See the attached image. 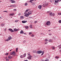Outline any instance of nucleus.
I'll list each match as a JSON object with an SVG mask.
<instances>
[{"label": "nucleus", "mask_w": 61, "mask_h": 61, "mask_svg": "<svg viewBox=\"0 0 61 61\" xmlns=\"http://www.w3.org/2000/svg\"><path fill=\"white\" fill-rule=\"evenodd\" d=\"M58 15H61V13H58Z\"/></svg>", "instance_id": "nucleus-40"}, {"label": "nucleus", "mask_w": 61, "mask_h": 61, "mask_svg": "<svg viewBox=\"0 0 61 61\" xmlns=\"http://www.w3.org/2000/svg\"><path fill=\"white\" fill-rule=\"evenodd\" d=\"M18 48H16V52H17V50H18Z\"/></svg>", "instance_id": "nucleus-33"}, {"label": "nucleus", "mask_w": 61, "mask_h": 61, "mask_svg": "<svg viewBox=\"0 0 61 61\" xmlns=\"http://www.w3.org/2000/svg\"><path fill=\"white\" fill-rule=\"evenodd\" d=\"M43 54H44V53H42L41 54V56H43Z\"/></svg>", "instance_id": "nucleus-52"}, {"label": "nucleus", "mask_w": 61, "mask_h": 61, "mask_svg": "<svg viewBox=\"0 0 61 61\" xmlns=\"http://www.w3.org/2000/svg\"><path fill=\"white\" fill-rule=\"evenodd\" d=\"M60 52H61V49L60 50Z\"/></svg>", "instance_id": "nucleus-59"}, {"label": "nucleus", "mask_w": 61, "mask_h": 61, "mask_svg": "<svg viewBox=\"0 0 61 61\" xmlns=\"http://www.w3.org/2000/svg\"><path fill=\"white\" fill-rule=\"evenodd\" d=\"M10 55H13L14 56H16V53H15V51H13L10 52Z\"/></svg>", "instance_id": "nucleus-1"}, {"label": "nucleus", "mask_w": 61, "mask_h": 61, "mask_svg": "<svg viewBox=\"0 0 61 61\" xmlns=\"http://www.w3.org/2000/svg\"><path fill=\"white\" fill-rule=\"evenodd\" d=\"M10 7H13V5H10Z\"/></svg>", "instance_id": "nucleus-48"}, {"label": "nucleus", "mask_w": 61, "mask_h": 61, "mask_svg": "<svg viewBox=\"0 0 61 61\" xmlns=\"http://www.w3.org/2000/svg\"><path fill=\"white\" fill-rule=\"evenodd\" d=\"M47 43H48V42H45V44L46 45V44H47Z\"/></svg>", "instance_id": "nucleus-45"}, {"label": "nucleus", "mask_w": 61, "mask_h": 61, "mask_svg": "<svg viewBox=\"0 0 61 61\" xmlns=\"http://www.w3.org/2000/svg\"><path fill=\"white\" fill-rule=\"evenodd\" d=\"M47 61H48V60H47Z\"/></svg>", "instance_id": "nucleus-64"}, {"label": "nucleus", "mask_w": 61, "mask_h": 61, "mask_svg": "<svg viewBox=\"0 0 61 61\" xmlns=\"http://www.w3.org/2000/svg\"><path fill=\"white\" fill-rule=\"evenodd\" d=\"M28 14L29 15H32V13L31 12H28Z\"/></svg>", "instance_id": "nucleus-19"}, {"label": "nucleus", "mask_w": 61, "mask_h": 61, "mask_svg": "<svg viewBox=\"0 0 61 61\" xmlns=\"http://www.w3.org/2000/svg\"><path fill=\"white\" fill-rule=\"evenodd\" d=\"M14 15V13H12V14H10V15H11V16H13V15Z\"/></svg>", "instance_id": "nucleus-30"}, {"label": "nucleus", "mask_w": 61, "mask_h": 61, "mask_svg": "<svg viewBox=\"0 0 61 61\" xmlns=\"http://www.w3.org/2000/svg\"><path fill=\"white\" fill-rule=\"evenodd\" d=\"M53 14V13L52 12H51L50 13V15H52V14Z\"/></svg>", "instance_id": "nucleus-28"}, {"label": "nucleus", "mask_w": 61, "mask_h": 61, "mask_svg": "<svg viewBox=\"0 0 61 61\" xmlns=\"http://www.w3.org/2000/svg\"><path fill=\"white\" fill-rule=\"evenodd\" d=\"M14 31H17L19 30V29H16V28H15V29H14Z\"/></svg>", "instance_id": "nucleus-8"}, {"label": "nucleus", "mask_w": 61, "mask_h": 61, "mask_svg": "<svg viewBox=\"0 0 61 61\" xmlns=\"http://www.w3.org/2000/svg\"><path fill=\"white\" fill-rule=\"evenodd\" d=\"M13 7H16V6L15 5H13Z\"/></svg>", "instance_id": "nucleus-35"}, {"label": "nucleus", "mask_w": 61, "mask_h": 61, "mask_svg": "<svg viewBox=\"0 0 61 61\" xmlns=\"http://www.w3.org/2000/svg\"><path fill=\"white\" fill-rule=\"evenodd\" d=\"M41 53H42V51L41 50L37 51V54H40Z\"/></svg>", "instance_id": "nucleus-7"}, {"label": "nucleus", "mask_w": 61, "mask_h": 61, "mask_svg": "<svg viewBox=\"0 0 61 61\" xmlns=\"http://www.w3.org/2000/svg\"><path fill=\"white\" fill-rule=\"evenodd\" d=\"M49 42H53V40L51 39H50L49 40Z\"/></svg>", "instance_id": "nucleus-17"}, {"label": "nucleus", "mask_w": 61, "mask_h": 61, "mask_svg": "<svg viewBox=\"0 0 61 61\" xmlns=\"http://www.w3.org/2000/svg\"><path fill=\"white\" fill-rule=\"evenodd\" d=\"M26 56V54H24V55H23V57H25Z\"/></svg>", "instance_id": "nucleus-27"}, {"label": "nucleus", "mask_w": 61, "mask_h": 61, "mask_svg": "<svg viewBox=\"0 0 61 61\" xmlns=\"http://www.w3.org/2000/svg\"><path fill=\"white\" fill-rule=\"evenodd\" d=\"M49 35H50V36H51V35H52V34H51V33H50Z\"/></svg>", "instance_id": "nucleus-50"}, {"label": "nucleus", "mask_w": 61, "mask_h": 61, "mask_svg": "<svg viewBox=\"0 0 61 61\" xmlns=\"http://www.w3.org/2000/svg\"><path fill=\"white\" fill-rule=\"evenodd\" d=\"M3 12H6V13H7V11H3Z\"/></svg>", "instance_id": "nucleus-49"}, {"label": "nucleus", "mask_w": 61, "mask_h": 61, "mask_svg": "<svg viewBox=\"0 0 61 61\" xmlns=\"http://www.w3.org/2000/svg\"><path fill=\"white\" fill-rule=\"evenodd\" d=\"M30 28H32V25H30Z\"/></svg>", "instance_id": "nucleus-25"}, {"label": "nucleus", "mask_w": 61, "mask_h": 61, "mask_svg": "<svg viewBox=\"0 0 61 61\" xmlns=\"http://www.w3.org/2000/svg\"><path fill=\"white\" fill-rule=\"evenodd\" d=\"M21 15V14L20 13H19L18 14V15Z\"/></svg>", "instance_id": "nucleus-53"}, {"label": "nucleus", "mask_w": 61, "mask_h": 61, "mask_svg": "<svg viewBox=\"0 0 61 61\" xmlns=\"http://www.w3.org/2000/svg\"><path fill=\"white\" fill-rule=\"evenodd\" d=\"M0 18H3V16H1L0 17Z\"/></svg>", "instance_id": "nucleus-56"}, {"label": "nucleus", "mask_w": 61, "mask_h": 61, "mask_svg": "<svg viewBox=\"0 0 61 61\" xmlns=\"http://www.w3.org/2000/svg\"><path fill=\"white\" fill-rule=\"evenodd\" d=\"M20 34H23L24 33V32L23 30H21L20 31Z\"/></svg>", "instance_id": "nucleus-23"}, {"label": "nucleus", "mask_w": 61, "mask_h": 61, "mask_svg": "<svg viewBox=\"0 0 61 61\" xmlns=\"http://www.w3.org/2000/svg\"><path fill=\"white\" fill-rule=\"evenodd\" d=\"M31 36H32V37H34V35L32 34V35H31Z\"/></svg>", "instance_id": "nucleus-47"}, {"label": "nucleus", "mask_w": 61, "mask_h": 61, "mask_svg": "<svg viewBox=\"0 0 61 61\" xmlns=\"http://www.w3.org/2000/svg\"><path fill=\"white\" fill-rule=\"evenodd\" d=\"M25 15H24L25 16H26V17H28L29 16V14H27L26 13H25Z\"/></svg>", "instance_id": "nucleus-5"}, {"label": "nucleus", "mask_w": 61, "mask_h": 61, "mask_svg": "<svg viewBox=\"0 0 61 61\" xmlns=\"http://www.w3.org/2000/svg\"><path fill=\"white\" fill-rule=\"evenodd\" d=\"M29 9H27L26 10V11L24 13H26L28 11H29Z\"/></svg>", "instance_id": "nucleus-21"}, {"label": "nucleus", "mask_w": 61, "mask_h": 61, "mask_svg": "<svg viewBox=\"0 0 61 61\" xmlns=\"http://www.w3.org/2000/svg\"><path fill=\"white\" fill-rule=\"evenodd\" d=\"M22 23H26L27 22V21L26 20H24V21H22Z\"/></svg>", "instance_id": "nucleus-12"}, {"label": "nucleus", "mask_w": 61, "mask_h": 61, "mask_svg": "<svg viewBox=\"0 0 61 61\" xmlns=\"http://www.w3.org/2000/svg\"><path fill=\"white\" fill-rule=\"evenodd\" d=\"M4 30L5 31H6V29H5Z\"/></svg>", "instance_id": "nucleus-63"}, {"label": "nucleus", "mask_w": 61, "mask_h": 61, "mask_svg": "<svg viewBox=\"0 0 61 61\" xmlns=\"http://www.w3.org/2000/svg\"><path fill=\"white\" fill-rule=\"evenodd\" d=\"M8 30H9L10 31H11V32H14V30H13L12 29H9Z\"/></svg>", "instance_id": "nucleus-9"}, {"label": "nucleus", "mask_w": 61, "mask_h": 61, "mask_svg": "<svg viewBox=\"0 0 61 61\" xmlns=\"http://www.w3.org/2000/svg\"><path fill=\"white\" fill-rule=\"evenodd\" d=\"M58 47H59V49H60L61 48V45H59L58 46Z\"/></svg>", "instance_id": "nucleus-24"}, {"label": "nucleus", "mask_w": 61, "mask_h": 61, "mask_svg": "<svg viewBox=\"0 0 61 61\" xmlns=\"http://www.w3.org/2000/svg\"><path fill=\"white\" fill-rule=\"evenodd\" d=\"M10 1H11V3H14L15 2V1H14V0H9Z\"/></svg>", "instance_id": "nucleus-15"}, {"label": "nucleus", "mask_w": 61, "mask_h": 61, "mask_svg": "<svg viewBox=\"0 0 61 61\" xmlns=\"http://www.w3.org/2000/svg\"><path fill=\"white\" fill-rule=\"evenodd\" d=\"M9 40H10L9 39H8L6 40V41H9Z\"/></svg>", "instance_id": "nucleus-41"}, {"label": "nucleus", "mask_w": 61, "mask_h": 61, "mask_svg": "<svg viewBox=\"0 0 61 61\" xmlns=\"http://www.w3.org/2000/svg\"><path fill=\"white\" fill-rule=\"evenodd\" d=\"M55 15V14H53L52 15H51V16H54Z\"/></svg>", "instance_id": "nucleus-42"}, {"label": "nucleus", "mask_w": 61, "mask_h": 61, "mask_svg": "<svg viewBox=\"0 0 61 61\" xmlns=\"http://www.w3.org/2000/svg\"><path fill=\"white\" fill-rule=\"evenodd\" d=\"M55 58H56V59H58L59 58V57H57V56H56L55 57Z\"/></svg>", "instance_id": "nucleus-29"}, {"label": "nucleus", "mask_w": 61, "mask_h": 61, "mask_svg": "<svg viewBox=\"0 0 61 61\" xmlns=\"http://www.w3.org/2000/svg\"><path fill=\"white\" fill-rule=\"evenodd\" d=\"M24 61H28V60H25Z\"/></svg>", "instance_id": "nucleus-54"}, {"label": "nucleus", "mask_w": 61, "mask_h": 61, "mask_svg": "<svg viewBox=\"0 0 61 61\" xmlns=\"http://www.w3.org/2000/svg\"><path fill=\"white\" fill-rule=\"evenodd\" d=\"M14 11H16V9H14Z\"/></svg>", "instance_id": "nucleus-57"}, {"label": "nucleus", "mask_w": 61, "mask_h": 61, "mask_svg": "<svg viewBox=\"0 0 61 61\" xmlns=\"http://www.w3.org/2000/svg\"><path fill=\"white\" fill-rule=\"evenodd\" d=\"M41 61H44V60H42Z\"/></svg>", "instance_id": "nucleus-55"}, {"label": "nucleus", "mask_w": 61, "mask_h": 61, "mask_svg": "<svg viewBox=\"0 0 61 61\" xmlns=\"http://www.w3.org/2000/svg\"><path fill=\"white\" fill-rule=\"evenodd\" d=\"M51 48L53 49V50L55 49V48L54 46H52L51 47Z\"/></svg>", "instance_id": "nucleus-22"}, {"label": "nucleus", "mask_w": 61, "mask_h": 61, "mask_svg": "<svg viewBox=\"0 0 61 61\" xmlns=\"http://www.w3.org/2000/svg\"><path fill=\"white\" fill-rule=\"evenodd\" d=\"M12 57H13V56H8L7 58L8 59H11Z\"/></svg>", "instance_id": "nucleus-6"}, {"label": "nucleus", "mask_w": 61, "mask_h": 61, "mask_svg": "<svg viewBox=\"0 0 61 61\" xmlns=\"http://www.w3.org/2000/svg\"><path fill=\"white\" fill-rule=\"evenodd\" d=\"M44 51H43L42 52V53H43V54H44Z\"/></svg>", "instance_id": "nucleus-51"}, {"label": "nucleus", "mask_w": 61, "mask_h": 61, "mask_svg": "<svg viewBox=\"0 0 61 61\" xmlns=\"http://www.w3.org/2000/svg\"><path fill=\"white\" fill-rule=\"evenodd\" d=\"M32 34V32H30L29 33V35H31Z\"/></svg>", "instance_id": "nucleus-44"}, {"label": "nucleus", "mask_w": 61, "mask_h": 61, "mask_svg": "<svg viewBox=\"0 0 61 61\" xmlns=\"http://www.w3.org/2000/svg\"><path fill=\"white\" fill-rule=\"evenodd\" d=\"M6 61H9V59H6Z\"/></svg>", "instance_id": "nucleus-43"}, {"label": "nucleus", "mask_w": 61, "mask_h": 61, "mask_svg": "<svg viewBox=\"0 0 61 61\" xmlns=\"http://www.w3.org/2000/svg\"><path fill=\"white\" fill-rule=\"evenodd\" d=\"M42 34H43L42 33H41V35H42Z\"/></svg>", "instance_id": "nucleus-60"}, {"label": "nucleus", "mask_w": 61, "mask_h": 61, "mask_svg": "<svg viewBox=\"0 0 61 61\" xmlns=\"http://www.w3.org/2000/svg\"><path fill=\"white\" fill-rule=\"evenodd\" d=\"M28 56H31L30 55V54L29 53H28Z\"/></svg>", "instance_id": "nucleus-46"}, {"label": "nucleus", "mask_w": 61, "mask_h": 61, "mask_svg": "<svg viewBox=\"0 0 61 61\" xmlns=\"http://www.w3.org/2000/svg\"><path fill=\"white\" fill-rule=\"evenodd\" d=\"M1 25L2 27H3V26L5 25V24L4 23H2L1 24Z\"/></svg>", "instance_id": "nucleus-20"}, {"label": "nucleus", "mask_w": 61, "mask_h": 61, "mask_svg": "<svg viewBox=\"0 0 61 61\" xmlns=\"http://www.w3.org/2000/svg\"><path fill=\"white\" fill-rule=\"evenodd\" d=\"M49 12H50V11H47V13H49Z\"/></svg>", "instance_id": "nucleus-61"}, {"label": "nucleus", "mask_w": 61, "mask_h": 61, "mask_svg": "<svg viewBox=\"0 0 61 61\" xmlns=\"http://www.w3.org/2000/svg\"><path fill=\"white\" fill-rule=\"evenodd\" d=\"M35 1V0H30V2H31V3H32V4H31V5H32L33 6H34V5H35V4H36L35 3H32V1Z\"/></svg>", "instance_id": "nucleus-2"}, {"label": "nucleus", "mask_w": 61, "mask_h": 61, "mask_svg": "<svg viewBox=\"0 0 61 61\" xmlns=\"http://www.w3.org/2000/svg\"><path fill=\"white\" fill-rule=\"evenodd\" d=\"M25 28H26V29H28V26H25Z\"/></svg>", "instance_id": "nucleus-26"}, {"label": "nucleus", "mask_w": 61, "mask_h": 61, "mask_svg": "<svg viewBox=\"0 0 61 61\" xmlns=\"http://www.w3.org/2000/svg\"><path fill=\"white\" fill-rule=\"evenodd\" d=\"M20 57H21V58H23V57H24L23 55H22L20 56Z\"/></svg>", "instance_id": "nucleus-37"}, {"label": "nucleus", "mask_w": 61, "mask_h": 61, "mask_svg": "<svg viewBox=\"0 0 61 61\" xmlns=\"http://www.w3.org/2000/svg\"><path fill=\"white\" fill-rule=\"evenodd\" d=\"M45 41L46 42H47L48 41V40H47V39H46L45 40Z\"/></svg>", "instance_id": "nucleus-34"}, {"label": "nucleus", "mask_w": 61, "mask_h": 61, "mask_svg": "<svg viewBox=\"0 0 61 61\" xmlns=\"http://www.w3.org/2000/svg\"><path fill=\"white\" fill-rule=\"evenodd\" d=\"M37 21H34V23H35V24H36V23H37Z\"/></svg>", "instance_id": "nucleus-39"}, {"label": "nucleus", "mask_w": 61, "mask_h": 61, "mask_svg": "<svg viewBox=\"0 0 61 61\" xmlns=\"http://www.w3.org/2000/svg\"><path fill=\"white\" fill-rule=\"evenodd\" d=\"M19 20H16L15 21V22H18V21H19Z\"/></svg>", "instance_id": "nucleus-38"}, {"label": "nucleus", "mask_w": 61, "mask_h": 61, "mask_svg": "<svg viewBox=\"0 0 61 61\" xmlns=\"http://www.w3.org/2000/svg\"><path fill=\"white\" fill-rule=\"evenodd\" d=\"M59 23H61V20H59Z\"/></svg>", "instance_id": "nucleus-36"}, {"label": "nucleus", "mask_w": 61, "mask_h": 61, "mask_svg": "<svg viewBox=\"0 0 61 61\" xmlns=\"http://www.w3.org/2000/svg\"><path fill=\"white\" fill-rule=\"evenodd\" d=\"M27 5H28V4L27 3H26L25 4V6Z\"/></svg>", "instance_id": "nucleus-32"}, {"label": "nucleus", "mask_w": 61, "mask_h": 61, "mask_svg": "<svg viewBox=\"0 0 61 61\" xmlns=\"http://www.w3.org/2000/svg\"><path fill=\"white\" fill-rule=\"evenodd\" d=\"M8 53H6L5 54V55H6L7 56H8Z\"/></svg>", "instance_id": "nucleus-31"}, {"label": "nucleus", "mask_w": 61, "mask_h": 61, "mask_svg": "<svg viewBox=\"0 0 61 61\" xmlns=\"http://www.w3.org/2000/svg\"><path fill=\"white\" fill-rule=\"evenodd\" d=\"M37 52V51L36 50H34L32 51L33 53H36Z\"/></svg>", "instance_id": "nucleus-16"}, {"label": "nucleus", "mask_w": 61, "mask_h": 61, "mask_svg": "<svg viewBox=\"0 0 61 61\" xmlns=\"http://www.w3.org/2000/svg\"><path fill=\"white\" fill-rule=\"evenodd\" d=\"M8 39L10 40H11V39H12V37L11 36H10L8 37Z\"/></svg>", "instance_id": "nucleus-11"}, {"label": "nucleus", "mask_w": 61, "mask_h": 61, "mask_svg": "<svg viewBox=\"0 0 61 61\" xmlns=\"http://www.w3.org/2000/svg\"><path fill=\"white\" fill-rule=\"evenodd\" d=\"M32 56L31 55H30L27 58L31 60L32 59Z\"/></svg>", "instance_id": "nucleus-4"}, {"label": "nucleus", "mask_w": 61, "mask_h": 61, "mask_svg": "<svg viewBox=\"0 0 61 61\" xmlns=\"http://www.w3.org/2000/svg\"><path fill=\"white\" fill-rule=\"evenodd\" d=\"M20 19H24V16H20Z\"/></svg>", "instance_id": "nucleus-14"}, {"label": "nucleus", "mask_w": 61, "mask_h": 61, "mask_svg": "<svg viewBox=\"0 0 61 61\" xmlns=\"http://www.w3.org/2000/svg\"><path fill=\"white\" fill-rule=\"evenodd\" d=\"M38 8H39V9H41L42 8V6H41V5L38 6Z\"/></svg>", "instance_id": "nucleus-13"}, {"label": "nucleus", "mask_w": 61, "mask_h": 61, "mask_svg": "<svg viewBox=\"0 0 61 61\" xmlns=\"http://www.w3.org/2000/svg\"><path fill=\"white\" fill-rule=\"evenodd\" d=\"M7 58V57H5V59H7V58Z\"/></svg>", "instance_id": "nucleus-62"}, {"label": "nucleus", "mask_w": 61, "mask_h": 61, "mask_svg": "<svg viewBox=\"0 0 61 61\" xmlns=\"http://www.w3.org/2000/svg\"><path fill=\"white\" fill-rule=\"evenodd\" d=\"M45 61H47V60H45Z\"/></svg>", "instance_id": "nucleus-58"}, {"label": "nucleus", "mask_w": 61, "mask_h": 61, "mask_svg": "<svg viewBox=\"0 0 61 61\" xmlns=\"http://www.w3.org/2000/svg\"><path fill=\"white\" fill-rule=\"evenodd\" d=\"M57 1L55 0V3H58V2H59L60 1V0H57Z\"/></svg>", "instance_id": "nucleus-18"}, {"label": "nucleus", "mask_w": 61, "mask_h": 61, "mask_svg": "<svg viewBox=\"0 0 61 61\" xmlns=\"http://www.w3.org/2000/svg\"><path fill=\"white\" fill-rule=\"evenodd\" d=\"M46 25H50V21H47L46 23Z\"/></svg>", "instance_id": "nucleus-3"}, {"label": "nucleus", "mask_w": 61, "mask_h": 61, "mask_svg": "<svg viewBox=\"0 0 61 61\" xmlns=\"http://www.w3.org/2000/svg\"><path fill=\"white\" fill-rule=\"evenodd\" d=\"M48 4L47 3H45L44 4H43V6H44V7H45V6H46V5H47Z\"/></svg>", "instance_id": "nucleus-10"}]
</instances>
